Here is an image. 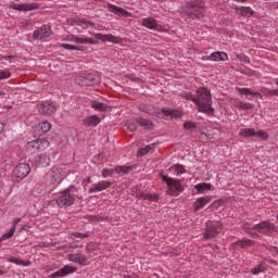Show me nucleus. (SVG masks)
<instances>
[{"label": "nucleus", "instance_id": "f257e3e1", "mask_svg": "<svg viewBox=\"0 0 278 278\" xmlns=\"http://www.w3.org/2000/svg\"><path fill=\"white\" fill-rule=\"evenodd\" d=\"M197 97L193 99V103L198 106L199 112L214 116V108H212V92L205 88H199L197 90Z\"/></svg>", "mask_w": 278, "mask_h": 278}, {"label": "nucleus", "instance_id": "f03ea898", "mask_svg": "<svg viewBox=\"0 0 278 278\" xmlns=\"http://www.w3.org/2000/svg\"><path fill=\"white\" fill-rule=\"evenodd\" d=\"M94 38L74 37V42L75 45H97L99 40H102V42H113V45H119L121 42V38L114 35L96 34Z\"/></svg>", "mask_w": 278, "mask_h": 278}, {"label": "nucleus", "instance_id": "7ed1b4c3", "mask_svg": "<svg viewBox=\"0 0 278 278\" xmlns=\"http://www.w3.org/2000/svg\"><path fill=\"white\" fill-rule=\"evenodd\" d=\"M73 190L77 192L75 186H71L61 192V195L56 199V204L59 207H71V205L75 203L77 195Z\"/></svg>", "mask_w": 278, "mask_h": 278}, {"label": "nucleus", "instance_id": "20e7f679", "mask_svg": "<svg viewBox=\"0 0 278 278\" xmlns=\"http://www.w3.org/2000/svg\"><path fill=\"white\" fill-rule=\"evenodd\" d=\"M203 8H205V4L202 1L195 0L188 2L185 11L187 17L192 21L203 17Z\"/></svg>", "mask_w": 278, "mask_h": 278}, {"label": "nucleus", "instance_id": "39448f33", "mask_svg": "<svg viewBox=\"0 0 278 278\" xmlns=\"http://www.w3.org/2000/svg\"><path fill=\"white\" fill-rule=\"evenodd\" d=\"M163 181L166 182L168 188L167 192L170 197H179L181 192H184V186H181V181L175 178H170L168 176H162Z\"/></svg>", "mask_w": 278, "mask_h": 278}, {"label": "nucleus", "instance_id": "423d86ee", "mask_svg": "<svg viewBox=\"0 0 278 278\" xmlns=\"http://www.w3.org/2000/svg\"><path fill=\"white\" fill-rule=\"evenodd\" d=\"M37 110L41 116H53L58 112V105L52 101H42L37 105Z\"/></svg>", "mask_w": 278, "mask_h": 278}, {"label": "nucleus", "instance_id": "0eeeda50", "mask_svg": "<svg viewBox=\"0 0 278 278\" xmlns=\"http://www.w3.org/2000/svg\"><path fill=\"white\" fill-rule=\"evenodd\" d=\"M75 81L78 86H97V84H101V77L97 74H85L78 76Z\"/></svg>", "mask_w": 278, "mask_h": 278}, {"label": "nucleus", "instance_id": "6e6552de", "mask_svg": "<svg viewBox=\"0 0 278 278\" xmlns=\"http://www.w3.org/2000/svg\"><path fill=\"white\" fill-rule=\"evenodd\" d=\"M252 229L258 231V233H273V231H277V227L270 222L255 224L252 226Z\"/></svg>", "mask_w": 278, "mask_h": 278}, {"label": "nucleus", "instance_id": "1a4fd4ad", "mask_svg": "<svg viewBox=\"0 0 278 278\" xmlns=\"http://www.w3.org/2000/svg\"><path fill=\"white\" fill-rule=\"evenodd\" d=\"M30 172L31 168L29 167V164L20 163L13 170V174L17 179H25V177H27V175H29Z\"/></svg>", "mask_w": 278, "mask_h": 278}, {"label": "nucleus", "instance_id": "9d476101", "mask_svg": "<svg viewBox=\"0 0 278 278\" xmlns=\"http://www.w3.org/2000/svg\"><path fill=\"white\" fill-rule=\"evenodd\" d=\"M51 36V26L43 25L34 31L33 38L35 40H47Z\"/></svg>", "mask_w": 278, "mask_h": 278}, {"label": "nucleus", "instance_id": "9b49d317", "mask_svg": "<svg viewBox=\"0 0 278 278\" xmlns=\"http://www.w3.org/2000/svg\"><path fill=\"white\" fill-rule=\"evenodd\" d=\"M45 142L47 144L49 143L47 139H37V140L28 141L26 143V150L28 151V153H36L37 151H40V149H42V144H45Z\"/></svg>", "mask_w": 278, "mask_h": 278}, {"label": "nucleus", "instance_id": "f8f14e48", "mask_svg": "<svg viewBox=\"0 0 278 278\" xmlns=\"http://www.w3.org/2000/svg\"><path fill=\"white\" fill-rule=\"evenodd\" d=\"M12 10H17L18 12H29L30 10H38L40 5L38 3H12L10 4Z\"/></svg>", "mask_w": 278, "mask_h": 278}, {"label": "nucleus", "instance_id": "ddd939ff", "mask_svg": "<svg viewBox=\"0 0 278 278\" xmlns=\"http://www.w3.org/2000/svg\"><path fill=\"white\" fill-rule=\"evenodd\" d=\"M76 271H77L76 267H73L71 265H65L64 267H62L58 271L51 274L49 277L50 278L66 277V275H73V273H76Z\"/></svg>", "mask_w": 278, "mask_h": 278}, {"label": "nucleus", "instance_id": "4468645a", "mask_svg": "<svg viewBox=\"0 0 278 278\" xmlns=\"http://www.w3.org/2000/svg\"><path fill=\"white\" fill-rule=\"evenodd\" d=\"M220 224L213 226L206 225V230L204 233L205 240H212V238H216V236H218V233L220 232Z\"/></svg>", "mask_w": 278, "mask_h": 278}, {"label": "nucleus", "instance_id": "2eb2a0df", "mask_svg": "<svg viewBox=\"0 0 278 278\" xmlns=\"http://www.w3.org/2000/svg\"><path fill=\"white\" fill-rule=\"evenodd\" d=\"M109 8V12H113V14H116L117 16H125V18H129V16H131V13H129L127 10L114 5L112 3L108 4Z\"/></svg>", "mask_w": 278, "mask_h": 278}, {"label": "nucleus", "instance_id": "dca6fc26", "mask_svg": "<svg viewBox=\"0 0 278 278\" xmlns=\"http://www.w3.org/2000/svg\"><path fill=\"white\" fill-rule=\"evenodd\" d=\"M211 202H212V195L199 198L193 203V212H199V210H203V207H205V205Z\"/></svg>", "mask_w": 278, "mask_h": 278}, {"label": "nucleus", "instance_id": "f3484780", "mask_svg": "<svg viewBox=\"0 0 278 278\" xmlns=\"http://www.w3.org/2000/svg\"><path fill=\"white\" fill-rule=\"evenodd\" d=\"M99 123H101V118H99L97 115L87 116L83 121V125H85V127H97Z\"/></svg>", "mask_w": 278, "mask_h": 278}, {"label": "nucleus", "instance_id": "a211bd4d", "mask_svg": "<svg viewBox=\"0 0 278 278\" xmlns=\"http://www.w3.org/2000/svg\"><path fill=\"white\" fill-rule=\"evenodd\" d=\"M91 108H93V110H97L98 112H112V106L103 102L92 101Z\"/></svg>", "mask_w": 278, "mask_h": 278}, {"label": "nucleus", "instance_id": "6ab92c4d", "mask_svg": "<svg viewBox=\"0 0 278 278\" xmlns=\"http://www.w3.org/2000/svg\"><path fill=\"white\" fill-rule=\"evenodd\" d=\"M112 186V182L110 181H100L94 187L89 189V192L92 194V192H103V190H106V188H110Z\"/></svg>", "mask_w": 278, "mask_h": 278}, {"label": "nucleus", "instance_id": "aec40b11", "mask_svg": "<svg viewBox=\"0 0 278 278\" xmlns=\"http://www.w3.org/2000/svg\"><path fill=\"white\" fill-rule=\"evenodd\" d=\"M210 58L212 62H227L229 60L225 52H213L210 54Z\"/></svg>", "mask_w": 278, "mask_h": 278}, {"label": "nucleus", "instance_id": "412c9836", "mask_svg": "<svg viewBox=\"0 0 278 278\" xmlns=\"http://www.w3.org/2000/svg\"><path fill=\"white\" fill-rule=\"evenodd\" d=\"M164 116H170L172 118H181L182 113L173 109H162Z\"/></svg>", "mask_w": 278, "mask_h": 278}, {"label": "nucleus", "instance_id": "4be33fe9", "mask_svg": "<svg viewBox=\"0 0 278 278\" xmlns=\"http://www.w3.org/2000/svg\"><path fill=\"white\" fill-rule=\"evenodd\" d=\"M136 197L138 199H142L143 201H157V195H153L150 193H144L142 191H137Z\"/></svg>", "mask_w": 278, "mask_h": 278}, {"label": "nucleus", "instance_id": "5701e85b", "mask_svg": "<svg viewBox=\"0 0 278 278\" xmlns=\"http://www.w3.org/2000/svg\"><path fill=\"white\" fill-rule=\"evenodd\" d=\"M137 121L140 125V127H143V129H152L153 128V122H151V119H147L144 117H137Z\"/></svg>", "mask_w": 278, "mask_h": 278}, {"label": "nucleus", "instance_id": "b1692460", "mask_svg": "<svg viewBox=\"0 0 278 278\" xmlns=\"http://www.w3.org/2000/svg\"><path fill=\"white\" fill-rule=\"evenodd\" d=\"M143 27H148V29H155V27H157V21L153 17L144 18Z\"/></svg>", "mask_w": 278, "mask_h": 278}, {"label": "nucleus", "instance_id": "393cba45", "mask_svg": "<svg viewBox=\"0 0 278 278\" xmlns=\"http://www.w3.org/2000/svg\"><path fill=\"white\" fill-rule=\"evenodd\" d=\"M138 125H139L138 117L128 119L125 124V126L127 127V129H129V131H136L138 129Z\"/></svg>", "mask_w": 278, "mask_h": 278}, {"label": "nucleus", "instance_id": "a878e982", "mask_svg": "<svg viewBox=\"0 0 278 278\" xmlns=\"http://www.w3.org/2000/svg\"><path fill=\"white\" fill-rule=\"evenodd\" d=\"M134 170L132 166H117L115 167V173L117 175H129Z\"/></svg>", "mask_w": 278, "mask_h": 278}, {"label": "nucleus", "instance_id": "bb28decb", "mask_svg": "<svg viewBox=\"0 0 278 278\" xmlns=\"http://www.w3.org/2000/svg\"><path fill=\"white\" fill-rule=\"evenodd\" d=\"M9 262L11 264H16L17 266H30L31 262L30 261H23L21 258H16V257H10Z\"/></svg>", "mask_w": 278, "mask_h": 278}, {"label": "nucleus", "instance_id": "cd10ccee", "mask_svg": "<svg viewBox=\"0 0 278 278\" xmlns=\"http://www.w3.org/2000/svg\"><path fill=\"white\" fill-rule=\"evenodd\" d=\"M253 245V240H240L233 243V247H240L241 249H247V247Z\"/></svg>", "mask_w": 278, "mask_h": 278}, {"label": "nucleus", "instance_id": "c85d7f7f", "mask_svg": "<svg viewBox=\"0 0 278 278\" xmlns=\"http://www.w3.org/2000/svg\"><path fill=\"white\" fill-rule=\"evenodd\" d=\"M238 92L240 94H251L252 97H258L260 99H262V93H260V92H252L251 89H249V88H239Z\"/></svg>", "mask_w": 278, "mask_h": 278}, {"label": "nucleus", "instance_id": "c756f323", "mask_svg": "<svg viewBox=\"0 0 278 278\" xmlns=\"http://www.w3.org/2000/svg\"><path fill=\"white\" fill-rule=\"evenodd\" d=\"M61 47L68 51H84V46H73L71 43H63Z\"/></svg>", "mask_w": 278, "mask_h": 278}, {"label": "nucleus", "instance_id": "7c9ffc66", "mask_svg": "<svg viewBox=\"0 0 278 278\" xmlns=\"http://www.w3.org/2000/svg\"><path fill=\"white\" fill-rule=\"evenodd\" d=\"M237 108H239V110H253L255 108V104L240 101L237 102Z\"/></svg>", "mask_w": 278, "mask_h": 278}, {"label": "nucleus", "instance_id": "2f4dec72", "mask_svg": "<svg viewBox=\"0 0 278 278\" xmlns=\"http://www.w3.org/2000/svg\"><path fill=\"white\" fill-rule=\"evenodd\" d=\"M255 129L253 128H244L240 130V136H244V138H251V136H255Z\"/></svg>", "mask_w": 278, "mask_h": 278}, {"label": "nucleus", "instance_id": "473e14b6", "mask_svg": "<svg viewBox=\"0 0 278 278\" xmlns=\"http://www.w3.org/2000/svg\"><path fill=\"white\" fill-rule=\"evenodd\" d=\"M197 192H203L205 190H212V185L207 182H202L195 186Z\"/></svg>", "mask_w": 278, "mask_h": 278}, {"label": "nucleus", "instance_id": "72a5a7b5", "mask_svg": "<svg viewBox=\"0 0 278 278\" xmlns=\"http://www.w3.org/2000/svg\"><path fill=\"white\" fill-rule=\"evenodd\" d=\"M240 10H241V16H248V17L253 16V9L249 7H242Z\"/></svg>", "mask_w": 278, "mask_h": 278}, {"label": "nucleus", "instance_id": "f704fd0d", "mask_svg": "<svg viewBox=\"0 0 278 278\" xmlns=\"http://www.w3.org/2000/svg\"><path fill=\"white\" fill-rule=\"evenodd\" d=\"M266 270V267H264V264H260L256 267L251 269L252 275H260V273H264Z\"/></svg>", "mask_w": 278, "mask_h": 278}, {"label": "nucleus", "instance_id": "c9c22d12", "mask_svg": "<svg viewBox=\"0 0 278 278\" xmlns=\"http://www.w3.org/2000/svg\"><path fill=\"white\" fill-rule=\"evenodd\" d=\"M184 129L187 131H194V129H197V124L194 122H186L184 124Z\"/></svg>", "mask_w": 278, "mask_h": 278}, {"label": "nucleus", "instance_id": "e433bc0d", "mask_svg": "<svg viewBox=\"0 0 278 278\" xmlns=\"http://www.w3.org/2000/svg\"><path fill=\"white\" fill-rule=\"evenodd\" d=\"M40 128H41V131H43V134H47L48 131L51 130V123H49L48 121L42 122L40 124Z\"/></svg>", "mask_w": 278, "mask_h": 278}, {"label": "nucleus", "instance_id": "4c0bfd02", "mask_svg": "<svg viewBox=\"0 0 278 278\" xmlns=\"http://www.w3.org/2000/svg\"><path fill=\"white\" fill-rule=\"evenodd\" d=\"M14 231H16V227L13 226L7 233L2 236L1 240H9V238H12L14 236Z\"/></svg>", "mask_w": 278, "mask_h": 278}, {"label": "nucleus", "instance_id": "58836bf2", "mask_svg": "<svg viewBox=\"0 0 278 278\" xmlns=\"http://www.w3.org/2000/svg\"><path fill=\"white\" fill-rule=\"evenodd\" d=\"M114 173H116V168L114 169H108V168H104L102 169V177H113L114 176Z\"/></svg>", "mask_w": 278, "mask_h": 278}, {"label": "nucleus", "instance_id": "ea45409f", "mask_svg": "<svg viewBox=\"0 0 278 278\" xmlns=\"http://www.w3.org/2000/svg\"><path fill=\"white\" fill-rule=\"evenodd\" d=\"M149 151H151V146H147L146 148L139 149V151L137 152V155L138 157H142V155H147Z\"/></svg>", "mask_w": 278, "mask_h": 278}, {"label": "nucleus", "instance_id": "a19ab883", "mask_svg": "<svg viewBox=\"0 0 278 278\" xmlns=\"http://www.w3.org/2000/svg\"><path fill=\"white\" fill-rule=\"evenodd\" d=\"M87 262H88V257H86V255L79 253V256H78L79 266H86Z\"/></svg>", "mask_w": 278, "mask_h": 278}, {"label": "nucleus", "instance_id": "79ce46f5", "mask_svg": "<svg viewBox=\"0 0 278 278\" xmlns=\"http://www.w3.org/2000/svg\"><path fill=\"white\" fill-rule=\"evenodd\" d=\"M68 260H70V262H73L74 264H78L79 263V253L70 254Z\"/></svg>", "mask_w": 278, "mask_h": 278}, {"label": "nucleus", "instance_id": "37998d69", "mask_svg": "<svg viewBox=\"0 0 278 278\" xmlns=\"http://www.w3.org/2000/svg\"><path fill=\"white\" fill-rule=\"evenodd\" d=\"M72 236H74V238H90L89 233H81V232H73Z\"/></svg>", "mask_w": 278, "mask_h": 278}, {"label": "nucleus", "instance_id": "c03bdc74", "mask_svg": "<svg viewBox=\"0 0 278 278\" xmlns=\"http://www.w3.org/2000/svg\"><path fill=\"white\" fill-rule=\"evenodd\" d=\"M255 136H258V138H263V140H268V134H266V131L260 130L255 134Z\"/></svg>", "mask_w": 278, "mask_h": 278}, {"label": "nucleus", "instance_id": "a18cd8bd", "mask_svg": "<svg viewBox=\"0 0 278 278\" xmlns=\"http://www.w3.org/2000/svg\"><path fill=\"white\" fill-rule=\"evenodd\" d=\"M176 170H177V175H184V173H186V169L184 168V165L178 164L175 166Z\"/></svg>", "mask_w": 278, "mask_h": 278}, {"label": "nucleus", "instance_id": "49530a36", "mask_svg": "<svg viewBox=\"0 0 278 278\" xmlns=\"http://www.w3.org/2000/svg\"><path fill=\"white\" fill-rule=\"evenodd\" d=\"M10 75H12L10 73V71H1L0 72V79H8V77H10Z\"/></svg>", "mask_w": 278, "mask_h": 278}, {"label": "nucleus", "instance_id": "de8ad7c7", "mask_svg": "<svg viewBox=\"0 0 278 278\" xmlns=\"http://www.w3.org/2000/svg\"><path fill=\"white\" fill-rule=\"evenodd\" d=\"M267 97H278V89H270L267 91Z\"/></svg>", "mask_w": 278, "mask_h": 278}, {"label": "nucleus", "instance_id": "09e8293b", "mask_svg": "<svg viewBox=\"0 0 278 278\" xmlns=\"http://www.w3.org/2000/svg\"><path fill=\"white\" fill-rule=\"evenodd\" d=\"M242 228L245 229L247 231H251V229H253V225L249 223H243Z\"/></svg>", "mask_w": 278, "mask_h": 278}, {"label": "nucleus", "instance_id": "8fccbe9b", "mask_svg": "<svg viewBox=\"0 0 278 278\" xmlns=\"http://www.w3.org/2000/svg\"><path fill=\"white\" fill-rule=\"evenodd\" d=\"M184 97L187 99V101H194V99H197V97H193L192 93H185Z\"/></svg>", "mask_w": 278, "mask_h": 278}, {"label": "nucleus", "instance_id": "3c124183", "mask_svg": "<svg viewBox=\"0 0 278 278\" xmlns=\"http://www.w3.org/2000/svg\"><path fill=\"white\" fill-rule=\"evenodd\" d=\"M241 60H242V62H245L247 64H249L251 62V59H249V56H247V55H243Z\"/></svg>", "mask_w": 278, "mask_h": 278}, {"label": "nucleus", "instance_id": "603ef678", "mask_svg": "<svg viewBox=\"0 0 278 278\" xmlns=\"http://www.w3.org/2000/svg\"><path fill=\"white\" fill-rule=\"evenodd\" d=\"M80 23H83V25H94V23L86 22V20H81Z\"/></svg>", "mask_w": 278, "mask_h": 278}, {"label": "nucleus", "instance_id": "864d4df0", "mask_svg": "<svg viewBox=\"0 0 278 278\" xmlns=\"http://www.w3.org/2000/svg\"><path fill=\"white\" fill-rule=\"evenodd\" d=\"M21 220L20 217H16L14 220H13V227H16V224Z\"/></svg>", "mask_w": 278, "mask_h": 278}, {"label": "nucleus", "instance_id": "5fc2aeb1", "mask_svg": "<svg viewBox=\"0 0 278 278\" xmlns=\"http://www.w3.org/2000/svg\"><path fill=\"white\" fill-rule=\"evenodd\" d=\"M201 136H205L208 140L212 139V135H207L205 132H201Z\"/></svg>", "mask_w": 278, "mask_h": 278}, {"label": "nucleus", "instance_id": "6e6d98bb", "mask_svg": "<svg viewBox=\"0 0 278 278\" xmlns=\"http://www.w3.org/2000/svg\"><path fill=\"white\" fill-rule=\"evenodd\" d=\"M64 249H66V245H60L59 248H56V251H63Z\"/></svg>", "mask_w": 278, "mask_h": 278}, {"label": "nucleus", "instance_id": "4d7b16f0", "mask_svg": "<svg viewBox=\"0 0 278 278\" xmlns=\"http://www.w3.org/2000/svg\"><path fill=\"white\" fill-rule=\"evenodd\" d=\"M202 60H203L204 62H207V60H212V58H210V55H206V56H203Z\"/></svg>", "mask_w": 278, "mask_h": 278}, {"label": "nucleus", "instance_id": "13d9d810", "mask_svg": "<svg viewBox=\"0 0 278 278\" xmlns=\"http://www.w3.org/2000/svg\"><path fill=\"white\" fill-rule=\"evenodd\" d=\"M4 128H5V126L3 125V123H0V134H1V131H3Z\"/></svg>", "mask_w": 278, "mask_h": 278}, {"label": "nucleus", "instance_id": "bf43d9fd", "mask_svg": "<svg viewBox=\"0 0 278 278\" xmlns=\"http://www.w3.org/2000/svg\"><path fill=\"white\" fill-rule=\"evenodd\" d=\"M86 181H87V184H90V182L92 181V179H90V177H88V178L86 179Z\"/></svg>", "mask_w": 278, "mask_h": 278}, {"label": "nucleus", "instance_id": "052dcab7", "mask_svg": "<svg viewBox=\"0 0 278 278\" xmlns=\"http://www.w3.org/2000/svg\"><path fill=\"white\" fill-rule=\"evenodd\" d=\"M12 59V56H4V60H10Z\"/></svg>", "mask_w": 278, "mask_h": 278}, {"label": "nucleus", "instance_id": "680f3d73", "mask_svg": "<svg viewBox=\"0 0 278 278\" xmlns=\"http://www.w3.org/2000/svg\"><path fill=\"white\" fill-rule=\"evenodd\" d=\"M235 1H240L241 3H244V1H247V0H235Z\"/></svg>", "mask_w": 278, "mask_h": 278}, {"label": "nucleus", "instance_id": "e2e57ef3", "mask_svg": "<svg viewBox=\"0 0 278 278\" xmlns=\"http://www.w3.org/2000/svg\"><path fill=\"white\" fill-rule=\"evenodd\" d=\"M3 94H5V93H3V91L0 90V97H3Z\"/></svg>", "mask_w": 278, "mask_h": 278}, {"label": "nucleus", "instance_id": "0e129e2a", "mask_svg": "<svg viewBox=\"0 0 278 278\" xmlns=\"http://www.w3.org/2000/svg\"><path fill=\"white\" fill-rule=\"evenodd\" d=\"M0 275H3V271L0 269Z\"/></svg>", "mask_w": 278, "mask_h": 278}, {"label": "nucleus", "instance_id": "69168bd1", "mask_svg": "<svg viewBox=\"0 0 278 278\" xmlns=\"http://www.w3.org/2000/svg\"><path fill=\"white\" fill-rule=\"evenodd\" d=\"M276 86H278V80H276Z\"/></svg>", "mask_w": 278, "mask_h": 278}, {"label": "nucleus", "instance_id": "338daca9", "mask_svg": "<svg viewBox=\"0 0 278 278\" xmlns=\"http://www.w3.org/2000/svg\"><path fill=\"white\" fill-rule=\"evenodd\" d=\"M277 10H278V2H277Z\"/></svg>", "mask_w": 278, "mask_h": 278}]
</instances>
